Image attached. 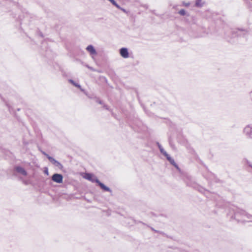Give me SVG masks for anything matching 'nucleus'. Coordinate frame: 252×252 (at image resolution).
<instances>
[{"instance_id": "obj_1", "label": "nucleus", "mask_w": 252, "mask_h": 252, "mask_svg": "<svg viewBox=\"0 0 252 252\" xmlns=\"http://www.w3.org/2000/svg\"><path fill=\"white\" fill-rule=\"evenodd\" d=\"M83 177L84 179L92 183H96L100 186V187L104 191L110 192H112L111 189L109 188L104 185L103 183H101L94 174L89 173H86L83 176Z\"/></svg>"}, {"instance_id": "obj_2", "label": "nucleus", "mask_w": 252, "mask_h": 252, "mask_svg": "<svg viewBox=\"0 0 252 252\" xmlns=\"http://www.w3.org/2000/svg\"><path fill=\"white\" fill-rule=\"evenodd\" d=\"M52 180L57 183H63V177L60 174H54L52 177Z\"/></svg>"}, {"instance_id": "obj_3", "label": "nucleus", "mask_w": 252, "mask_h": 252, "mask_svg": "<svg viewBox=\"0 0 252 252\" xmlns=\"http://www.w3.org/2000/svg\"><path fill=\"white\" fill-rule=\"evenodd\" d=\"M86 50L90 53V56L92 57L93 59H94V56H96L97 54V52L95 49H94V47L92 45L88 46L86 48Z\"/></svg>"}, {"instance_id": "obj_4", "label": "nucleus", "mask_w": 252, "mask_h": 252, "mask_svg": "<svg viewBox=\"0 0 252 252\" xmlns=\"http://www.w3.org/2000/svg\"><path fill=\"white\" fill-rule=\"evenodd\" d=\"M244 132L248 136L252 138V125L247 126L244 129Z\"/></svg>"}, {"instance_id": "obj_5", "label": "nucleus", "mask_w": 252, "mask_h": 252, "mask_svg": "<svg viewBox=\"0 0 252 252\" xmlns=\"http://www.w3.org/2000/svg\"><path fill=\"white\" fill-rule=\"evenodd\" d=\"M120 54L121 56L125 59H126L129 57L128 49L126 48H121L120 49Z\"/></svg>"}, {"instance_id": "obj_6", "label": "nucleus", "mask_w": 252, "mask_h": 252, "mask_svg": "<svg viewBox=\"0 0 252 252\" xmlns=\"http://www.w3.org/2000/svg\"><path fill=\"white\" fill-rule=\"evenodd\" d=\"M15 171L19 174H22L24 176H27V171L21 166H16L15 167Z\"/></svg>"}, {"instance_id": "obj_7", "label": "nucleus", "mask_w": 252, "mask_h": 252, "mask_svg": "<svg viewBox=\"0 0 252 252\" xmlns=\"http://www.w3.org/2000/svg\"><path fill=\"white\" fill-rule=\"evenodd\" d=\"M69 82L70 83H71L72 85H73L74 86L80 89L81 91L84 92V90L81 88V86L79 84H78V83H75L73 80L70 79V80H69Z\"/></svg>"}, {"instance_id": "obj_8", "label": "nucleus", "mask_w": 252, "mask_h": 252, "mask_svg": "<svg viewBox=\"0 0 252 252\" xmlns=\"http://www.w3.org/2000/svg\"><path fill=\"white\" fill-rule=\"evenodd\" d=\"M167 158V159H168V160L173 165L175 166H177L174 160L171 158L169 155L168 154L167 156H165Z\"/></svg>"}, {"instance_id": "obj_9", "label": "nucleus", "mask_w": 252, "mask_h": 252, "mask_svg": "<svg viewBox=\"0 0 252 252\" xmlns=\"http://www.w3.org/2000/svg\"><path fill=\"white\" fill-rule=\"evenodd\" d=\"M204 2L202 1V0H196L195 6L198 7H201L203 6Z\"/></svg>"}, {"instance_id": "obj_10", "label": "nucleus", "mask_w": 252, "mask_h": 252, "mask_svg": "<svg viewBox=\"0 0 252 252\" xmlns=\"http://www.w3.org/2000/svg\"><path fill=\"white\" fill-rule=\"evenodd\" d=\"M158 148L160 151V152L164 155L165 156H167L168 154L166 152V151L163 149L162 147L159 144H158Z\"/></svg>"}, {"instance_id": "obj_11", "label": "nucleus", "mask_w": 252, "mask_h": 252, "mask_svg": "<svg viewBox=\"0 0 252 252\" xmlns=\"http://www.w3.org/2000/svg\"><path fill=\"white\" fill-rule=\"evenodd\" d=\"M178 13L182 15V16H184V15H187V12L186 11V10H185L184 9H181L179 12H178Z\"/></svg>"}, {"instance_id": "obj_12", "label": "nucleus", "mask_w": 252, "mask_h": 252, "mask_svg": "<svg viewBox=\"0 0 252 252\" xmlns=\"http://www.w3.org/2000/svg\"><path fill=\"white\" fill-rule=\"evenodd\" d=\"M47 158L50 160V161L53 164H54V162L56 161L55 159L50 157V156H47Z\"/></svg>"}, {"instance_id": "obj_13", "label": "nucleus", "mask_w": 252, "mask_h": 252, "mask_svg": "<svg viewBox=\"0 0 252 252\" xmlns=\"http://www.w3.org/2000/svg\"><path fill=\"white\" fill-rule=\"evenodd\" d=\"M54 165H55L57 167H58L59 168H61L62 167V165L60 163V162H59V161H58L57 160H56L55 162H54Z\"/></svg>"}, {"instance_id": "obj_14", "label": "nucleus", "mask_w": 252, "mask_h": 252, "mask_svg": "<svg viewBox=\"0 0 252 252\" xmlns=\"http://www.w3.org/2000/svg\"><path fill=\"white\" fill-rule=\"evenodd\" d=\"M182 5L186 7H188L190 5V2H186V1H183L182 2Z\"/></svg>"}, {"instance_id": "obj_15", "label": "nucleus", "mask_w": 252, "mask_h": 252, "mask_svg": "<svg viewBox=\"0 0 252 252\" xmlns=\"http://www.w3.org/2000/svg\"><path fill=\"white\" fill-rule=\"evenodd\" d=\"M85 66L88 68L89 69H90V70H92V71H96L95 69H94V68H93L91 66H90L88 64H86Z\"/></svg>"}, {"instance_id": "obj_16", "label": "nucleus", "mask_w": 252, "mask_h": 252, "mask_svg": "<svg viewBox=\"0 0 252 252\" xmlns=\"http://www.w3.org/2000/svg\"><path fill=\"white\" fill-rule=\"evenodd\" d=\"M41 153H42L43 155H44L45 156H46L47 158V156H49V155H48L47 154H46V153L45 152H44V151H41Z\"/></svg>"}, {"instance_id": "obj_17", "label": "nucleus", "mask_w": 252, "mask_h": 252, "mask_svg": "<svg viewBox=\"0 0 252 252\" xmlns=\"http://www.w3.org/2000/svg\"><path fill=\"white\" fill-rule=\"evenodd\" d=\"M249 218L250 219V221H252V216H250Z\"/></svg>"}, {"instance_id": "obj_18", "label": "nucleus", "mask_w": 252, "mask_h": 252, "mask_svg": "<svg viewBox=\"0 0 252 252\" xmlns=\"http://www.w3.org/2000/svg\"><path fill=\"white\" fill-rule=\"evenodd\" d=\"M120 9L122 10V11H123L124 12H126L125 9H124V8H123L122 7H121V9Z\"/></svg>"}, {"instance_id": "obj_19", "label": "nucleus", "mask_w": 252, "mask_h": 252, "mask_svg": "<svg viewBox=\"0 0 252 252\" xmlns=\"http://www.w3.org/2000/svg\"><path fill=\"white\" fill-rule=\"evenodd\" d=\"M97 102H98V103H99V104H102V102H101V101H100V100H98V101H97Z\"/></svg>"}, {"instance_id": "obj_20", "label": "nucleus", "mask_w": 252, "mask_h": 252, "mask_svg": "<svg viewBox=\"0 0 252 252\" xmlns=\"http://www.w3.org/2000/svg\"><path fill=\"white\" fill-rule=\"evenodd\" d=\"M104 107L106 109H108V107L106 106H104Z\"/></svg>"}, {"instance_id": "obj_21", "label": "nucleus", "mask_w": 252, "mask_h": 252, "mask_svg": "<svg viewBox=\"0 0 252 252\" xmlns=\"http://www.w3.org/2000/svg\"><path fill=\"white\" fill-rule=\"evenodd\" d=\"M45 173H47V174H48V170H47H47H46V171H45Z\"/></svg>"}]
</instances>
